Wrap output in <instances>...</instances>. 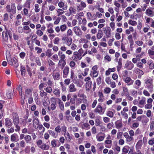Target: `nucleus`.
Masks as SVG:
<instances>
[{
    "instance_id": "28",
    "label": "nucleus",
    "mask_w": 154,
    "mask_h": 154,
    "mask_svg": "<svg viewBox=\"0 0 154 154\" xmlns=\"http://www.w3.org/2000/svg\"><path fill=\"white\" fill-rule=\"evenodd\" d=\"M123 92L122 93V96H127L129 95L128 90L127 88L124 87L123 88Z\"/></svg>"
},
{
    "instance_id": "23",
    "label": "nucleus",
    "mask_w": 154,
    "mask_h": 154,
    "mask_svg": "<svg viewBox=\"0 0 154 154\" xmlns=\"http://www.w3.org/2000/svg\"><path fill=\"white\" fill-rule=\"evenodd\" d=\"M98 95L99 97L98 99V102L100 103L103 102L104 100V98L102 93L100 92H99Z\"/></svg>"
},
{
    "instance_id": "62",
    "label": "nucleus",
    "mask_w": 154,
    "mask_h": 154,
    "mask_svg": "<svg viewBox=\"0 0 154 154\" xmlns=\"http://www.w3.org/2000/svg\"><path fill=\"white\" fill-rule=\"evenodd\" d=\"M111 89L109 87L105 88L104 89V91L105 93L106 94H109L111 91Z\"/></svg>"
},
{
    "instance_id": "38",
    "label": "nucleus",
    "mask_w": 154,
    "mask_h": 154,
    "mask_svg": "<svg viewBox=\"0 0 154 154\" xmlns=\"http://www.w3.org/2000/svg\"><path fill=\"white\" fill-rule=\"evenodd\" d=\"M11 11L13 14H15L16 12V8L14 3H12L11 5Z\"/></svg>"
},
{
    "instance_id": "49",
    "label": "nucleus",
    "mask_w": 154,
    "mask_h": 154,
    "mask_svg": "<svg viewBox=\"0 0 154 154\" xmlns=\"http://www.w3.org/2000/svg\"><path fill=\"white\" fill-rule=\"evenodd\" d=\"M64 135L66 139L68 141H69L71 140V137L69 134L68 132L64 133Z\"/></svg>"
},
{
    "instance_id": "4",
    "label": "nucleus",
    "mask_w": 154,
    "mask_h": 154,
    "mask_svg": "<svg viewBox=\"0 0 154 154\" xmlns=\"http://www.w3.org/2000/svg\"><path fill=\"white\" fill-rule=\"evenodd\" d=\"M8 62L10 65L14 66L16 67H18L19 66L18 60L15 57H13L12 59H11L10 61H8Z\"/></svg>"
},
{
    "instance_id": "35",
    "label": "nucleus",
    "mask_w": 154,
    "mask_h": 154,
    "mask_svg": "<svg viewBox=\"0 0 154 154\" xmlns=\"http://www.w3.org/2000/svg\"><path fill=\"white\" fill-rule=\"evenodd\" d=\"M148 53L150 57L152 59H154V51L151 49L148 50Z\"/></svg>"
},
{
    "instance_id": "55",
    "label": "nucleus",
    "mask_w": 154,
    "mask_h": 154,
    "mask_svg": "<svg viewBox=\"0 0 154 154\" xmlns=\"http://www.w3.org/2000/svg\"><path fill=\"white\" fill-rule=\"evenodd\" d=\"M40 95L41 97H45L47 96V94L46 92H45L43 90L40 91Z\"/></svg>"
},
{
    "instance_id": "34",
    "label": "nucleus",
    "mask_w": 154,
    "mask_h": 154,
    "mask_svg": "<svg viewBox=\"0 0 154 154\" xmlns=\"http://www.w3.org/2000/svg\"><path fill=\"white\" fill-rule=\"evenodd\" d=\"M32 20L34 22L38 21L39 19V15L38 14H35L32 15L31 16Z\"/></svg>"
},
{
    "instance_id": "26",
    "label": "nucleus",
    "mask_w": 154,
    "mask_h": 154,
    "mask_svg": "<svg viewBox=\"0 0 154 154\" xmlns=\"http://www.w3.org/2000/svg\"><path fill=\"white\" fill-rule=\"evenodd\" d=\"M122 58H119L118 61V65L117 66V70L118 72H119L122 67Z\"/></svg>"
},
{
    "instance_id": "37",
    "label": "nucleus",
    "mask_w": 154,
    "mask_h": 154,
    "mask_svg": "<svg viewBox=\"0 0 154 154\" xmlns=\"http://www.w3.org/2000/svg\"><path fill=\"white\" fill-rule=\"evenodd\" d=\"M143 145L142 140H139L137 143L136 145V148L137 149H140Z\"/></svg>"
},
{
    "instance_id": "57",
    "label": "nucleus",
    "mask_w": 154,
    "mask_h": 154,
    "mask_svg": "<svg viewBox=\"0 0 154 154\" xmlns=\"http://www.w3.org/2000/svg\"><path fill=\"white\" fill-rule=\"evenodd\" d=\"M76 65L75 63V61L73 60L71 61L69 63V66L72 69H74Z\"/></svg>"
},
{
    "instance_id": "50",
    "label": "nucleus",
    "mask_w": 154,
    "mask_h": 154,
    "mask_svg": "<svg viewBox=\"0 0 154 154\" xmlns=\"http://www.w3.org/2000/svg\"><path fill=\"white\" fill-rule=\"evenodd\" d=\"M58 104L60 109L62 110L64 109V106L63 103L60 99H59Z\"/></svg>"
},
{
    "instance_id": "8",
    "label": "nucleus",
    "mask_w": 154,
    "mask_h": 154,
    "mask_svg": "<svg viewBox=\"0 0 154 154\" xmlns=\"http://www.w3.org/2000/svg\"><path fill=\"white\" fill-rule=\"evenodd\" d=\"M5 124L6 127L10 128L11 127L13 124L11 119L9 118H7L5 120Z\"/></svg>"
},
{
    "instance_id": "19",
    "label": "nucleus",
    "mask_w": 154,
    "mask_h": 154,
    "mask_svg": "<svg viewBox=\"0 0 154 154\" xmlns=\"http://www.w3.org/2000/svg\"><path fill=\"white\" fill-rule=\"evenodd\" d=\"M11 140L12 142H17L19 140L18 136V135L14 133L11 136Z\"/></svg>"
},
{
    "instance_id": "58",
    "label": "nucleus",
    "mask_w": 154,
    "mask_h": 154,
    "mask_svg": "<svg viewBox=\"0 0 154 154\" xmlns=\"http://www.w3.org/2000/svg\"><path fill=\"white\" fill-rule=\"evenodd\" d=\"M54 130L57 134H58L61 131V128L60 125H58L54 129Z\"/></svg>"
},
{
    "instance_id": "48",
    "label": "nucleus",
    "mask_w": 154,
    "mask_h": 154,
    "mask_svg": "<svg viewBox=\"0 0 154 154\" xmlns=\"http://www.w3.org/2000/svg\"><path fill=\"white\" fill-rule=\"evenodd\" d=\"M69 11L71 14H75L76 12V10L75 8L73 7H70L69 8Z\"/></svg>"
},
{
    "instance_id": "32",
    "label": "nucleus",
    "mask_w": 154,
    "mask_h": 154,
    "mask_svg": "<svg viewBox=\"0 0 154 154\" xmlns=\"http://www.w3.org/2000/svg\"><path fill=\"white\" fill-rule=\"evenodd\" d=\"M39 123V121L38 118L35 117H33V125L34 127L36 128L37 125Z\"/></svg>"
},
{
    "instance_id": "47",
    "label": "nucleus",
    "mask_w": 154,
    "mask_h": 154,
    "mask_svg": "<svg viewBox=\"0 0 154 154\" xmlns=\"http://www.w3.org/2000/svg\"><path fill=\"white\" fill-rule=\"evenodd\" d=\"M20 71L21 75L22 76H25L26 72L25 67L23 66H21Z\"/></svg>"
},
{
    "instance_id": "54",
    "label": "nucleus",
    "mask_w": 154,
    "mask_h": 154,
    "mask_svg": "<svg viewBox=\"0 0 154 154\" xmlns=\"http://www.w3.org/2000/svg\"><path fill=\"white\" fill-rule=\"evenodd\" d=\"M37 127L39 130H42L41 131L42 133H43L45 130V128L43 126L42 124L39 125Z\"/></svg>"
},
{
    "instance_id": "24",
    "label": "nucleus",
    "mask_w": 154,
    "mask_h": 154,
    "mask_svg": "<svg viewBox=\"0 0 154 154\" xmlns=\"http://www.w3.org/2000/svg\"><path fill=\"white\" fill-rule=\"evenodd\" d=\"M115 125L116 128L119 129L121 128L122 126V123L121 121L117 120L115 122Z\"/></svg>"
},
{
    "instance_id": "3",
    "label": "nucleus",
    "mask_w": 154,
    "mask_h": 154,
    "mask_svg": "<svg viewBox=\"0 0 154 154\" xmlns=\"http://www.w3.org/2000/svg\"><path fill=\"white\" fill-rule=\"evenodd\" d=\"M8 33L9 37L11 36V33L10 32H8L7 31V30L6 29V31H3L2 32V38L3 39V42L5 43L6 45H7L8 44L6 43L8 42Z\"/></svg>"
},
{
    "instance_id": "43",
    "label": "nucleus",
    "mask_w": 154,
    "mask_h": 154,
    "mask_svg": "<svg viewBox=\"0 0 154 154\" xmlns=\"http://www.w3.org/2000/svg\"><path fill=\"white\" fill-rule=\"evenodd\" d=\"M52 99H54V101L53 102V103H52L51 104L50 107L51 109L52 110H54L56 108V105L57 104L56 102L55 101L54 98H52Z\"/></svg>"
},
{
    "instance_id": "5",
    "label": "nucleus",
    "mask_w": 154,
    "mask_h": 154,
    "mask_svg": "<svg viewBox=\"0 0 154 154\" xmlns=\"http://www.w3.org/2000/svg\"><path fill=\"white\" fill-rule=\"evenodd\" d=\"M134 66V64L131 61L127 60L125 64L124 68L128 70H130L133 68Z\"/></svg>"
},
{
    "instance_id": "51",
    "label": "nucleus",
    "mask_w": 154,
    "mask_h": 154,
    "mask_svg": "<svg viewBox=\"0 0 154 154\" xmlns=\"http://www.w3.org/2000/svg\"><path fill=\"white\" fill-rule=\"evenodd\" d=\"M103 36V33L102 31L100 29H99L98 30L97 37V39H100Z\"/></svg>"
},
{
    "instance_id": "6",
    "label": "nucleus",
    "mask_w": 154,
    "mask_h": 154,
    "mask_svg": "<svg viewBox=\"0 0 154 154\" xmlns=\"http://www.w3.org/2000/svg\"><path fill=\"white\" fill-rule=\"evenodd\" d=\"M73 30L75 35L79 37L81 36L82 35V32L78 26H75L73 28Z\"/></svg>"
},
{
    "instance_id": "16",
    "label": "nucleus",
    "mask_w": 154,
    "mask_h": 154,
    "mask_svg": "<svg viewBox=\"0 0 154 154\" xmlns=\"http://www.w3.org/2000/svg\"><path fill=\"white\" fill-rule=\"evenodd\" d=\"M52 76L54 80H59L60 79V74L59 72L54 71L53 72Z\"/></svg>"
},
{
    "instance_id": "33",
    "label": "nucleus",
    "mask_w": 154,
    "mask_h": 154,
    "mask_svg": "<svg viewBox=\"0 0 154 154\" xmlns=\"http://www.w3.org/2000/svg\"><path fill=\"white\" fill-rule=\"evenodd\" d=\"M66 63L65 60H60L58 63V66H61V68L63 69L66 65Z\"/></svg>"
},
{
    "instance_id": "53",
    "label": "nucleus",
    "mask_w": 154,
    "mask_h": 154,
    "mask_svg": "<svg viewBox=\"0 0 154 154\" xmlns=\"http://www.w3.org/2000/svg\"><path fill=\"white\" fill-rule=\"evenodd\" d=\"M6 56L8 62L10 61V59H11L10 52L9 51H6Z\"/></svg>"
},
{
    "instance_id": "52",
    "label": "nucleus",
    "mask_w": 154,
    "mask_h": 154,
    "mask_svg": "<svg viewBox=\"0 0 154 154\" xmlns=\"http://www.w3.org/2000/svg\"><path fill=\"white\" fill-rule=\"evenodd\" d=\"M60 31L61 32H64L67 28V26L65 24H63L60 26Z\"/></svg>"
},
{
    "instance_id": "42",
    "label": "nucleus",
    "mask_w": 154,
    "mask_h": 154,
    "mask_svg": "<svg viewBox=\"0 0 154 154\" xmlns=\"http://www.w3.org/2000/svg\"><path fill=\"white\" fill-rule=\"evenodd\" d=\"M71 78L72 79L73 82L75 84L77 82V79L76 78H75V76L74 73L73 72L71 71Z\"/></svg>"
},
{
    "instance_id": "20",
    "label": "nucleus",
    "mask_w": 154,
    "mask_h": 154,
    "mask_svg": "<svg viewBox=\"0 0 154 154\" xmlns=\"http://www.w3.org/2000/svg\"><path fill=\"white\" fill-rule=\"evenodd\" d=\"M141 84V81L139 80H136L134 85L133 87L136 89H138L140 86Z\"/></svg>"
},
{
    "instance_id": "7",
    "label": "nucleus",
    "mask_w": 154,
    "mask_h": 154,
    "mask_svg": "<svg viewBox=\"0 0 154 154\" xmlns=\"http://www.w3.org/2000/svg\"><path fill=\"white\" fill-rule=\"evenodd\" d=\"M146 84V87L147 88L148 90H152L153 87L152 84V81L151 79H148L146 80L145 82Z\"/></svg>"
},
{
    "instance_id": "29",
    "label": "nucleus",
    "mask_w": 154,
    "mask_h": 154,
    "mask_svg": "<svg viewBox=\"0 0 154 154\" xmlns=\"http://www.w3.org/2000/svg\"><path fill=\"white\" fill-rule=\"evenodd\" d=\"M58 55L60 57V59L62 60H65L66 58L65 55L63 54L62 52L59 51L58 52Z\"/></svg>"
},
{
    "instance_id": "10",
    "label": "nucleus",
    "mask_w": 154,
    "mask_h": 154,
    "mask_svg": "<svg viewBox=\"0 0 154 154\" xmlns=\"http://www.w3.org/2000/svg\"><path fill=\"white\" fill-rule=\"evenodd\" d=\"M12 120L14 124L19 123V117L18 114L16 113H13L12 114Z\"/></svg>"
},
{
    "instance_id": "30",
    "label": "nucleus",
    "mask_w": 154,
    "mask_h": 154,
    "mask_svg": "<svg viewBox=\"0 0 154 154\" xmlns=\"http://www.w3.org/2000/svg\"><path fill=\"white\" fill-rule=\"evenodd\" d=\"M105 143L106 144L105 147L109 148L111 146L112 141L110 140H105Z\"/></svg>"
},
{
    "instance_id": "31",
    "label": "nucleus",
    "mask_w": 154,
    "mask_h": 154,
    "mask_svg": "<svg viewBox=\"0 0 154 154\" xmlns=\"http://www.w3.org/2000/svg\"><path fill=\"white\" fill-rule=\"evenodd\" d=\"M48 132L49 133V134L51 137H53L54 138H56L58 136V134L53 131L48 130Z\"/></svg>"
},
{
    "instance_id": "41",
    "label": "nucleus",
    "mask_w": 154,
    "mask_h": 154,
    "mask_svg": "<svg viewBox=\"0 0 154 154\" xmlns=\"http://www.w3.org/2000/svg\"><path fill=\"white\" fill-rule=\"evenodd\" d=\"M23 15L24 16L27 17L28 16L29 17H30L31 15V14L29 13V11L28 9L26 8H24L23 9Z\"/></svg>"
},
{
    "instance_id": "17",
    "label": "nucleus",
    "mask_w": 154,
    "mask_h": 154,
    "mask_svg": "<svg viewBox=\"0 0 154 154\" xmlns=\"http://www.w3.org/2000/svg\"><path fill=\"white\" fill-rule=\"evenodd\" d=\"M102 135L100 136L99 134H97L96 136V138L97 140L99 142L103 141L105 137V134L104 133H101Z\"/></svg>"
},
{
    "instance_id": "21",
    "label": "nucleus",
    "mask_w": 154,
    "mask_h": 154,
    "mask_svg": "<svg viewBox=\"0 0 154 154\" xmlns=\"http://www.w3.org/2000/svg\"><path fill=\"white\" fill-rule=\"evenodd\" d=\"M69 91L71 92H76L77 89L75 87V85L73 83H71L69 86Z\"/></svg>"
},
{
    "instance_id": "9",
    "label": "nucleus",
    "mask_w": 154,
    "mask_h": 154,
    "mask_svg": "<svg viewBox=\"0 0 154 154\" xmlns=\"http://www.w3.org/2000/svg\"><path fill=\"white\" fill-rule=\"evenodd\" d=\"M146 98L143 97H142L141 99L139 101L138 106L140 108H143L146 103Z\"/></svg>"
},
{
    "instance_id": "18",
    "label": "nucleus",
    "mask_w": 154,
    "mask_h": 154,
    "mask_svg": "<svg viewBox=\"0 0 154 154\" xmlns=\"http://www.w3.org/2000/svg\"><path fill=\"white\" fill-rule=\"evenodd\" d=\"M95 111L96 112H98L100 114H102L104 113V112H103V108L100 103H99L97 106L95 110Z\"/></svg>"
},
{
    "instance_id": "40",
    "label": "nucleus",
    "mask_w": 154,
    "mask_h": 154,
    "mask_svg": "<svg viewBox=\"0 0 154 154\" xmlns=\"http://www.w3.org/2000/svg\"><path fill=\"white\" fill-rule=\"evenodd\" d=\"M24 139L26 143H30L31 140V137L29 135H26L25 136Z\"/></svg>"
},
{
    "instance_id": "13",
    "label": "nucleus",
    "mask_w": 154,
    "mask_h": 154,
    "mask_svg": "<svg viewBox=\"0 0 154 154\" xmlns=\"http://www.w3.org/2000/svg\"><path fill=\"white\" fill-rule=\"evenodd\" d=\"M86 7L85 3L82 1L80 3V5H78L77 6V9L78 11H82L84 8Z\"/></svg>"
},
{
    "instance_id": "63",
    "label": "nucleus",
    "mask_w": 154,
    "mask_h": 154,
    "mask_svg": "<svg viewBox=\"0 0 154 154\" xmlns=\"http://www.w3.org/2000/svg\"><path fill=\"white\" fill-rule=\"evenodd\" d=\"M36 58L35 56L32 53L30 54L29 56V59L31 61H34L35 60H36Z\"/></svg>"
},
{
    "instance_id": "15",
    "label": "nucleus",
    "mask_w": 154,
    "mask_h": 154,
    "mask_svg": "<svg viewBox=\"0 0 154 154\" xmlns=\"http://www.w3.org/2000/svg\"><path fill=\"white\" fill-rule=\"evenodd\" d=\"M67 9V5H65L64 7L62 9L60 8L58 9L57 10V15L60 16L62 15L64 13L63 10H66Z\"/></svg>"
},
{
    "instance_id": "25",
    "label": "nucleus",
    "mask_w": 154,
    "mask_h": 154,
    "mask_svg": "<svg viewBox=\"0 0 154 154\" xmlns=\"http://www.w3.org/2000/svg\"><path fill=\"white\" fill-rule=\"evenodd\" d=\"M133 72L137 74L140 75H143L144 73L143 71L140 69L139 68L135 67L134 69Z\"/></svg>"
},
{
    "instance_id": "27",
    "label": "nucleus",
    "mask_w": 154,
    "mask_h": 154,
    "mask_svg": "<svg viewBox=\"0 0 154 154\" xmlns=\"http://www.w3.org/2000/svg\"><path fill=\"white\" fill-rule=\"evenodd\" d=\"M92 84V81L87 82H86L85 84V88L87 91H89L90 90Z\"/></svg>"
},
{
    "instance_id": "12",
    "label": "nucleus",
    "mask_w": 154,
    "mask_h": 154,
    "mask_svg": "<svg viewBox=\"0 0 154 154\" xmlns=\"http://www.w3.org/2000/svg\"><path fill=\"white\" fill-rule=\"evenodd\" d=\"M69 72V68L67 66H66L63 69V78L67 77Z\"/></svg>"
},
{
    "instance_id": "39",
    "label": "nucleus",
    "mask_w": 154,
    "mask_h": 154,
    "mask_svg": "<svg viewBox=\"0 0 154 154\" xmlns=\"http://www.w3.org/2000/svg\"><path fill=\"white\" fill-rule=\"evenodd\" d=\"M39 148L43 150H48L49 148V146L48 145H46L45 144L43 143L40 146Z\"/></svg>"
},
{
    "instance_id": "36",
    "label": "nucleus",
    "mask_w": 154,
    "mask_h": 154,
    "mask_svg": "<svg viewBox=\"0 0 154 154\" xmlns=\"http://www.w3.org/2000/svg\"><path fill=\"white\" fill-rule=\"evenodd\" d=\"M60 91L57 88H55L53 91L54 94L57 97H60Z\"/></svg>"
},
{
    "instance_id": "44",
    "label": "nucleus",
    "mask_w": 154,
    "mask_h": 154,
    "mask_svg": "<svg viewBox=\"0 0 154 154\" xmlns=\"http://www.w3.org/2000/svg\"><path fill=\"white\" fill-rule=\"evenodd\" d=\"M82 128L83 129L88 130L90 128V125L88 123H85L82 125Z\"/></svg>"
},
{
    "instance_id": "56",
    "label": "nucleus",
    "mask_w": 154,
    "mask_h": 154,
    "mask_svg": "<svg viewBox=\"0 0 154 154\" xmlns=\"http://www.w3.org/2000/svg\"><path fill=\"white\" fill-rule=\"evenodd\" d=\"M44 90L46 91L47 93L49 94L51 93L52 91V88L51 86H48L44 88Z\"/></svg>"
},
{
    "instance_id": "45",
    "label": "nucleus",
    "mask_w": 154,
    "mask_h": 154,
    "mask_svg": "<svg viewBox=\"0 0 154 154\" xmlns=\"http://www.w3.org/2000/svg\"><path fill=\"white\" fill-rule=\"evenodd\" d=\"M130 149L129 146L126 145L122 149V151L123 153H127L128 152Z\"/></svg>"
},
{
    "instance_id": "46",
    "label": "nucleus",
    "mask_w": 154,
    "mask_h": 154,
    "mask_svg": "<svg viewBox=\"0 0 154 154\" xmlns=\"http://www.w3.org/2000/svg\"><path fill=\"white\" fill-rule=\"evenodd\" d=\"M149 67V69H154V64L152 60H150L148 62Z\"/></svg>"
},
{
    "instance_id": "61",
    "label": "nucleus",
    "mask_w": 154,
    "mask_h": 154,
    "mask_svg": "<svg viewBox=\"0 0 154 154\" xmlns=\"http://www.w3.org/2000/svg\"><path fill=\"white\" fill-rule=\"evenodd\" d=\"M35 51H37V53L38 54L41 53L42 52V49L41 48L36 46L35 47Z\"/></svg>"
},
{
    "instance_id": "2",
    "label": "nucleus",
    "mask_w": 154,
    "mask_h": 154,
    "mask_svg": "<svg viewBox=\"0 0 154 154\" xmlns=\"http://www.w3.org/2000/svg\"><path fill=\"white\" fill-rule=\"evenodd\" d=\"M82 57V55L79 54L78 52L75 51L73 52V55L71 57V59L74 61L77 62L81 60Z\"/></svg>"
},
{
    "instance_id": "1",
    "label": "nucleus",
    "mask_w": 154,
    "mask_h": 154,
    "mask_svg": "<svg viewBox=\"0 0 154 154\" xmlns=\"http://www.w3.org/2000/svg\"><path fill=\"white\" fill-rule=\"evenodd\" d=\"M98 68L97 65H95L92 67L90 74V75L91 77L95 78L98 76L99 74V72L97 71Z\"/></svg>"
},
{
    "instance_id": "59",
    "label": "nucleus",
    "mask_w": 154,
    "mask_h": 154,
    "mask_svg": "<svg viewBox=\"0 0 154 154\" xmlns=\"http://www.w3.org/2000/svg\"><path fill=\"white\" fill-rule=\"evenodd\" d=\"M128 23L129 24L133 26H135L137 24V22L136 21L131 20H128Z\"/></svg>"
},
{
    "instance_id": "60",
    "label": "nucleus",
    "mask_w": 154,
    "mask_h": 154,
    "mask_svg": "<svg viewBox=\"0 0 154 154\" xmlns=\"http://www.w3.org/2000/svg\"><path fill=\"white\" fill-rule=\"evenodd\" d=\"M52 53L51 52V50L48 49L46 51V56L48 57H50L52 55Z\"/></svg>"
},
{
    "instance_id": "64",
    "label": "nucleus",
    "mask_w": 154,
    "mask_h": 154,
    "mask_svg": "<svg viewBox=\"0 0 154 154\" xmlns=\"http://www.w3.org/2000/svg\"><path fill=\"white\" fill-rule=\"evenodd\" d=\"M25 94L26 96L31 95H32V91L29 89H28L26 90Z\"/></svg>"
},
{
    "instance_id": "14",
    "label": "nucleus",
    "mask_w": 154,
    "mask_h": 154,
    "mask_svg": "<svg viewBox=\"0 0 154 154\" xmlns=\"http://www.w3.org/2000/svg\"><path fill=\"white\" fill-rule=\"evenodd\" d=\"M123 80L128 86L132 85L134 83V81L129 77L124 78Z\"/></svg>"
},
{
    "instance_id": "22",
    "label": "nucleus",
    "mask_w": 154,
    "mask_h": 154,
    "mask_svg": "<svg viewBox=\"0 0 154 154\" xmlns=\"http://www.w3.org/2000/svg\"><path fill=\"white\" fill-rule=\"evenodd\" d=\"M104 29H105V34L106 36L108 38H109L111 36V32L110 28L109 27H106V29L105 28H103Z\"/></svg>"
},
{
    "instance_id": "11",
    "label": "nucleus",
    "mask_w": 154,
    "mask_h": 154,
    "mask_svg": "<svg viewBox=\"0 0 154 154\" xmlns=\"http://www.w3.org/2000/svg\"><path fill=\"white\" fill-rule=\"evenodd\" d=\"M146 15L149 17H152L154 16V11L151 8H148L145 11Z\"/></svg>"
}]
</instances>
